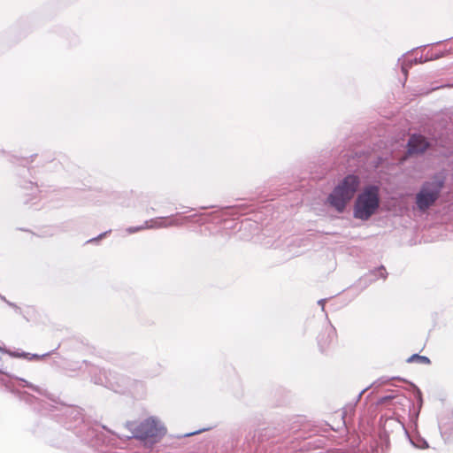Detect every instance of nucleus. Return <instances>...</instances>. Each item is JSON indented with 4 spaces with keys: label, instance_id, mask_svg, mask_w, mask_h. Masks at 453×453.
Wrapping results in <instances>:
<instances>
[{
    "label": "nucleus",
    "instance_id": "nucleus-1",
    "mask_svg": "<svg viewBox=\"0 0 453 453\" xmlns=\"http://www.w3.org/2000/svg\"><path fill=\"white\" fill-rule=\"evenodd\" d=\"M359 178L356 175L346 176L329 195L327 201L339 212L343 211L347 203L354 197L358 186Z\"/></svg>",
    "mask_w": 453,
    "mask_h": 453
},
{
    "label": "nucleus",
    "instance_id": "nucleus-2",
    "mask_svg": "<svg viewBox=\"0 0 453 453\" xmlns=\"http://www.w3.org/2000/svg\"><path fill=\"white\" fill-rule=\"evenodd\" d=\"M379 205V188L376 186L366 187L357 198L354 216L357 219L366 220L375 213Z\"/></svg>",
    "mask_w": 453,
    "mask_h": 453
},
{
    "label": "nucleus",
    "instance_id": "nucleus-3",
    "mask_svg": "<svg viewBox=\"0 0 453 453\" xmlns=\"http://www.w3.org/2000/svg\"><path fill=\"white\" fill-rule=\"evenodd\" d=\"M133 436L141 441L150 440L152 443L159 441L165 434V428L153 418H149L144 421L129 425Z\"/></svg>",
    "mask_w": 453,
    "mask_h": 453
},
{
    "label": "nucleus",
    "instance_id": "nucleus-4",
    "mask_svg": "<svg viewBox=\"0 0 453 453\" xmlns=\"http://www.w3.org/2000/svg\"><path fill=\"white\" fill-rule=\"evenodd\" d=\"M441 188L442 181L438 178L426 182L416 196V203L418 209L426 211L433 205L439 197Z\"/></svg>",
    "mask_w": 453,
    "mask_h": 453
},
{
    "label": "nucleus",
    "instance_id": "nucleus-5",
    "mask_svg": "<svg viewBox=\"0 0 453 453\" xmlns=\"http://www.w3.org/2000/svg\"><path fill=\"white\" fill-rule=\"evenodd\" d=\"M337 340V333L334 326H325L318 335V344L320 350L326 352L331 349Z\"/></svg>",
    "mask_w": 453,
    "mask_h": 453
},
{
    "label": "nucleus",
    "instance_id": "nucleus-6",
    "mask_svg": "<svg viewBox=\"0 0 453 453\" xmlns=\"http://www.w3.org/2000/svg\"><path fill=\"white\" fill-rule=\"evenodd\" d=\"M428 147V142L422 135L413 134L408 142V152L418 154L424 152Z\"/></svg>",
    "mask_w": 453,
    "mask_h": 453
},
{
    "label": "nucleus",
    "instance_id": "nucleus-7",
    "mask_svg": "<svg viewBox=\"0 0 453 453\" xmlns=\"http://www.w3.org/2000/svg\"><path fill=\"white\" fill-rule=\"evenodd\" d=\"M185 220H187V218H183L182 221L173 219L170 220L169 222H166L165 219H160V220L155 221V224L151 226V227H167L170 226H179L181 225Z\"/></svg>",
    "mask_w": 453,
    "mask_h": 453
},
{
    "label": "nucleus",
    "instance_id": "nucleus-8",
    "mask_svg": "<svg viewBox=\"0 0 453 453\" xmlns=\"http://www.w3.org/2000/svg\"><path fill=\"white\" fill-rule=\"evenodd\" d=\"M407 362L408 363H413V362H416V363H418V364H422V365H430V359L425 356H419L418 354H413L412 356H411L408 359H407Z\"/></svg>",
    "mask_w": 453,
    "mask_h": 453
}]
</instances>
